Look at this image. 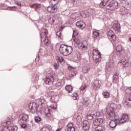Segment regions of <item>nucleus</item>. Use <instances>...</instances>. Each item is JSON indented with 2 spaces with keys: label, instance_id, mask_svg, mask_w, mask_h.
Here are the masks:
<instances>
[{
  "label": "nucleus",
  "instance_id": "f257e3e1",
  "mask_svg": "<svg viewBox=\"0 0 131 131\" xmlns=\"http://www.w3.org/2000/svg\"><path fill=\"white\" fill-rule=\"evenodd\" d=\"M59 52L63 56H69L73 52L72 46L62 44L59 48Z\"/></svg>",
  "mask_w": 131,
  "mask_h": 131
},
{
  "label": "nucleus",
  "instance_id": "f03ea898",
  "mask_svg": "<svg viewBox=\"0 0 131 131\" xmlns=\"http://www.w3.org/2000/svg\"><path fill=\"white\" fill-rule=\"evenodd\" d=\"M119 8L118 2L116 1H112L108 3L106 8L107 10H110L111 11H114V10L117 9Z\"/></svg>",
  "mask_w": 131,
  "mask_h": 131
},
{
  "label": "nucleus",
  "instance_id": "7ed1b4c3",
  "mask_svg": "<svg viewBox=\"0 0 131 131\" xmlns=\"http://www.w3.org/2000/svg\"><path fill=\"white\" fill-rule=\"evenodd\" d=\"M93 59L95 63H98L101 61V53L97 50H94L93 51Z\"/></svg>",
  "mask_w": 131,
  "mask_h": 131
},
{
  "label": "nucleus",
  "instance_id": "20e7f679",
  "mask_svg": "<svg viewBox=\"0 0 131 131\" xmlns=\"http://www.w3.org/2000/svg\"><path fill=\"white\" fill-rule=\"evenodd\" d=\"M106 117L111 120H117L118 118L115 116V113L113 111H110L106 113Z\"/></svg>",
  "mask_w": 131,
  "mask_h": 131
},
{
  "label": "nucleus",
  "instance_id": "39448f33",
  "mask_svg": "<svg viewBox=\"0 0 131 131\" xmlns=\"http://www.w3.org/2000/svg\"><path fill=\"white\" fill-rule=\"evenodd\" d=\"M89 43H88V41H84L83 42H81V43H80L79 46H78L79 49L80 50H81L82 51H88L89 49Z\"/></svg>",
  "mask_w": 131,
  "mask_h": 131
},
{
  "label": "nucleus",
  "instance_id": "423d86ee",
  "mask_svg": "<svg viewBox=\"0 0 131 131\" xmlns=\"http://www.w3.org/2000/svg\"><path fill=\"white\" fill-rule=\"evenodd\" d=\"M30 110L32 113H35V112H38V109L37 108V106H36V103H33L29 105Z\"/></svg>",
  "mask_w": 131,
  "mask_h": 131
},
{
  "label": "nucleus",
  "instance_id": "0eeeda50",
  "mask_svg": "<svg viewBox=\"0 0 131 131\" xmlns=\"http://www.w3.org/2000/svg\"><path fill=\"white\" fill-rule=\"evenodd\" d=\"M82 126L84 130H89L90 129V122L86 120L83 121Z\"/></svg>",
  "mask_w": 131,
  "mask_h": 131
},
{
  "label": "nucleus",
  "instance_id": "6e6552de",
  "mask_svg": "<svg viewBox=\"0 0 131 131\" xmlns=\"http://www.w3.org/2000/svg\"><path fill=\"white\" fill-rule=\"evenodd\" d=\"M113 29L117 33L120 32V24L118 23H114L113 26Z\"/></svg>",
  "mask_w": 131,
  "mask_h": 131
},
{
  "label": "nucleus",
  "instance_id": "1a4fd4ad",
  "mask_svg": "<svg viewBox=\"0 0 131 131\" xmlns=\"http://www.w3.org/2000/svg\"><path fill=\"white\" fill-rule=\"evenodd\" d=\"M47 11L49 13H56L58 11V8L57 6H49L47 8Z\"/></svg>",
  "mask_w": 131,
  "mask_h": 131
},
{
  "label": "nucleus",
  "instance_id": "9d476101",
  "mask_svg": "<svg viewBox=\"0 0 131 131\" xmlns=\"http://www.w3.org/2000/svg\"><path fill=\"white\" fill-rule=\"evenodd\" d=\"M18 129L17 126H13V127H8L4 128L2 131H16Z\"/></svg>",
  "mask_w": 131,
  "mask_h": 131
},
{
  "label": "nucleus",
  "instance_id": "9b49d317",
  "mask_svg": "<svg viewBox=\"0 0 131 131\" xmlns=\"http://www.w3.org/2000/svg\"><path fill=\"white\" fill-rule=\"evenodd\" d=\"M104 122V120L102 118L96 119L93 122L94 125L97 126L102 124Z\"/></svg>",
  "mask_w": 131,
  "mask_h": 131
},
{
  "label": "nucleus",
  "instance_id": "f8f14e48",
  "mask_svg": "<svg viewBox=\"0 0 131 131\" xmlns=\"http://www.w3.org/2000/svg\"><path fill=\"white\" fill-rule=\"evenodd\" d=\"M122 46L121 45L117 46L116 47V55L119 56H120L122 54Z\"/></svg>",
  "mask_w": 131,
  "mask_h": 131
},
{
  "label": "nucleus",
  "instance_id": "ddd939ff",
  "mask_svg": "<svg viewBox=\"0 0 131 131\" xmlns=\"http://www.w3.org/2000/svg\"><path fill=\"white\" fill-rule=\"evenodd\" d=\"M76 26L81 28V29H84L85 28V24L82 21H78L76 23Z\"/></svg>",
  "mask_w": 131,
  "mask_h": 131
},
{
  "label": "nucleus",
  "instance_id": "4468645a",
  "mask_svg": "<svg viewBox=\"0 0 131 131\" xmlns=\"http://www.w3.org/2000/svg\"><path fill=\"white\" fill-rule=\"evenodd\" d=\"M124 107H128L131 106V96H129L128 98L124 102Z\"/></svg>",
  "mask_w": 131,
  "mask_h": 131
},
{
  "label": "nucleus",
  "instance_id": "2eb2a0df",
  "mask_svg": "<svg viewBox=\"0 0 131 131\" xmlns=\"http://www.w3.org/2000/svg\"><path fill=\"white\" fill-rule=\"evenodd\" d=\"M20 122L29 121V118L28 117V115L27 114L23 115L20 119Z\"/></svg>",
  "mask_w": 131,
  "mask_h": 131
},
{
  "label": "nucleus",
  "instance_id": "dca6fc26",
  "mask_svg": "<svg viewBox=\"0 0 131 131\" xmlns=\"http://www.w3.org/2000/svg\"><path fill=\"white\" fill-rule=\"evenodd\" d=\"M128 118V116L127 115H124L122 116L121 120H119L120 123H124Z\"/></svg>",
  "mask_w": 131,
  "mask_h": 131
},
{
  "label": "nucleus",
  "instance_id": "f3484780",
  "mask_svg": "<svg viewBox=\"0 0 131 131\" xmlns=\"http://www.w3.org/2000/svg\"><path fill=\"white\" fill-rule=\"evenodd\" d=\"M45 82L46 84H53V82H54V79L52 78L51 79L50 78H46L45 80Z\"/></svg>",
  "mask_w": 131,
  "mask_h": 131
},
{
  "label": "nucleus",
  "instance_id": "a211bd4d",
  "mask_svg": "<svg viewBox=\"0 0 131 131\" xmlns=\"http://www.w3.org/2000/svg\"><path fill=\"white\" fill-rule=\"evenodd\" d=\"M117 120H112V121L110 123V126L111 128H114L116 127V125H117V122L116 121Z\"/></svg>",
  "mask_w": 131,
  "mask_h": 131
},
{
  "label": "nucleus",
  "instance_id": "6ab92c4d",
  "mask_svg": "<svg viewBox=\"0 0 131 131\" xmlns=\"http://www.w3.org/2000/svg\"><path fill=\"white\" fill-rule=\"evenodd\" d=\"M68 131H75V128L73 127V123H69L68 124Z\"/></svg>",
  "mask_w": 131,
  "mask_h": 131
},
{
  "label": "nucleus",
  "instance_id": "aec40b11",
  "mask_svg": "<svg viewBox=\"0 0 131 131\" xmlns=\"http://www.w3.org/2000/svg\"><path fill=\"white\" fill-rule=\"evenodd\" d=\"M48 29H45V32L42 33L40 34V37H41V40H42V38L43 37H47L48 35Z\"/></svg>",
  "mask_w": 131,
  "mask_h": 131
},
{
  "label": "nucleus",
  "instance_id": "412c9836",
  "mask_svg": "<svg viewBox=\"0 0 131 131\" xmlns=\"http://www.w3.org/2000/svg\"><path fill=\"white\" fill-rule=\"evenodd\" d=\"M43 41H44L45 45H46V46H49V45H50V42L49 37H43Z\"/></svg>",
  "mask_w": 131,
  "mask_h": 131
},
{
  "label": "nucleus",
  "instance_id": "4be33fe9",
  "mask_svg": "<svg viewBox=\"0 0 131 131\" xmlns=\"http://www.w3.org/2000/svg\"><path fill=\"white\" fill-rule=\"evenodd\" d=\"M94 116H95V114H94L93 113H88L87 114V119H88V120H92V119L94 118Z\"/></svg>",
  "mask_w": 131,
  "mask_h": 131
},
{
  "label": "nucleus",
  "instance_id": "5701e85b",
  "mask_svg": "<svg viewBox=\"0 0 131 131\" xmlns=\"http://www.w3.org/2000/svg\"><path fill=\"white\" fill-rule=\"evenodd\" d=\"M66 90L68 93L70 94L73 91V88L72 87L71 85H67L66 86Z\"/></svg>",
  "mask_w": 131,
  "mask_h": 131
},
{
  "label": "nucleus",
  "instance_id": "b1692460",
  "mask_svg": "<svg viewBox=\"0 0 131 131\" xmlns=\"http://www.w3.org/2000/svg\"><path fill=\"white\" fill-rule=\"evenodd\" d=\"M57 61L59 63H62V62H64V58L62 56H57L56 57Z\"/></svg>",
  "mask_w": 131,
  "mask_h": 131
},
{
  "label": "nucleus",
  "instance_id": "393cba45",
  "mask_svg": "<svg viewBox=\"0 0 131 131\" xmlns=\"http://www.w3.org/2000/svg\"><path fill=\"white\" fill-rule=\"evenodd\" d=\"M102 95L103 96L104 98H105V99H108V98L110 97V93L107 92H104L102 93Z\"/></svg>",
  "mask_w": 131,
  "mask_h": 131
},
{
  "label": "nucleus",
  "instance_id": "a878e982",
  "mask_svg": "<svg viewBox=\"0 0 131 131\" xmlns=\"http://www.w3.org/2000/svg\"><path fill=\"white\" fill-rule=\"evenodd\" d=\"M105 129V127L103 126H98L96 128L95 131H103Z\"/></svg>",
  "mask_w": 131,
  "mask_h": 131
},
{
  "label": "nucleus",
  "instance_id": "bb28decb",
  "mask_svg": "<svg viewBox=\"0 0 131 131\" xmlns=\"http://www.w3.org/2000/svg\"><path fill=\"white\" fill-rule=\"evenodd\" d=\"M51 111V109L47 108L45 111V114L47 117H51V113L50 112Z\"/></svg>",
  "mask_w": 131,
  "mask_h": 131
},
{
  "label": "nucleus",
  "instance_id": "cd10ccee",
  "mask_svg": "<svg viewBox=\"0 0 131 131\" xmlns=\"http://www.w3.org/2000/svg\"><path fill=\"white\" fill-rule=\"evenodd\" d=\"M55 21H56V17H51L49 19L50 24H54V23H55Z\"/></svg>",
  "mask_w": 131,
  "mask_h": 131
},
{
  "label": "nucleus",
  "instance_id": "c85d7f7f",
  "mask_svg": "<svg viewBox=\"0 0 131 131\" xmlns=\"http://www.w3.org/2000/svg\"><path fill=\"white\" fill-rule=\"evenodd\" d=\"M110 107L113 109V110H115L117 109V104L115 103H112L110 105Z\"/></svg>",
  "mask_w": 131,
  "mask_h": 131
},
{
  "label": "nucleus",
  "instance_id": "c756f323",
  "mask_svg": "<svg viewBox=\"0 0 131 131\" xmlns=\"http://www.w3.org/2000/svg\"><path fill=\"white\" fill-rule=\"evenodd\" d=\"M99 35L100 34H99V32L97 31L93 32V37H94V38H97V37H99Z\"/></svg>",
  "mask_w": 131,
  "mask_h": 131
},
{
  "label": "nucleus",
  "instance_id": "7c9ffc66",
  "mask_svg": "<svg viewBox=\"0 0 131 131\" xmlns=\"http://www.w3.org/2000/svg\"><path fill=\"white\" fill-rule=\"evenodd\" d=\"M108 2H109V0H103L100 5V6H103V7H105L107 4H108Z\"/></svg>",
  "mask_w": 131,
  "mask_h": 131
},
{
  "label": "nucleus",
  "instance_id": "2f4dec72",
  "mask_svg": "<svg viewBox=\"0 0 131 131\" xmlns=\"http://www.w3.org/2000/svg\"><path fill=\"white\" fill-rule=\"evenodd\" d=\"M86 88H88V85H86V84H83L81 87L80 88V90L85 91Z\"/></svg>",
  "mask_w": 131,
  "mask_h": 131
},
{
  "label": "nucleus",
  "instance_id": "473e14b6",
  "mask_svg": "<svg viewBox=\"0 0 131 131\" xmlns=\"http://www.w3.org/2000/svg\"><path fill=\"white\" fill-rule=\"evenodd\" d=\"M89 99L88 97H85L83 98V101H82V104H85V103H90Z\"/></svg>",
  "mask_w": 131,
  "mask_h": 131
},
{
  "label": "nucleus",
  "instance_id": "72a5a7b5",
  "mask_svg": "<svg viewBox=\"0 0 131 131\" xmlns=\"http://www.w3.org/2000/svg\"><path fill=\"white\" fill-rule=\"evenodd\" d=\"M74 41L76 43H77V45H78V46H79V45L81 43V42H80V39H79V38H75L74 39Z\"/></svg>",
  "mask_w": 131,
  "mask_h": 131
},
{
  "label": "nucleus",
  "instance_id": "f704fd0d",
  "mask_svg": "<svg viewBox=\"0 0 131 131\" xmlns=\"http://www.w3.org/2000/svg\"><path fill=\"white\" fill-rule=\"evenodd\" d=\"M41 120V118L39 116H37L35 117V121L37 122V123H38Z\"/></svg>",
  "mask_w": 131,
  "mask_h": 131
},
{
  "label": "nucleus",
  "instance_id": "c9c22d12",
  "mask_svg": "<svg viewBox=\"0 0 131 131\" xmlns=\"http://www.w3.org/2000/svg\"><path fill=\"white\" fill-rule=\"evenodd\" d=\"M58 0H51V3L53 6H56L58 4Z\"/></svg>",
  "mask_w": 131,
  "mask_h": 131
},
{
  "label": "nucleus",
  "instance_id": "e433bc0d",
  "mask_svg": "<svg viewBox=\"0 0 131 131\" xmlns=\"http://www.w3.org/2000/svg\"><path fill=\"white\" fill-rule=\"evenodd\" d=\"M94 84L96 85V86H100L101 85V83H100V81L96 80L94 82Z\"/></svg>",
  "mask_w": 131,
  "mask_h": 131
},
{
  "label": "nucleus",
  "instance_id": "4c0bfd02",
  "mask_svg": "<svg viewBox=\"0 0 131 131\" xmlns=\"http://www.w3.org/2000/svg\"><path fill=\"white\" fill-rule=\"evenodd\" d=\"M113 80H117L118 79V74H115L113 78Z\"/></svg>",
  "mask_w": 131,
  "mask_h": 131
},
{
  "label": "nucleus",
  "instance_id": "58836bf2",
  "mask_svg": "<svg viewBox=\"0 0 131 131\" xmlns=\"http://www.w3.org/2000/svg\"><path fill=\"white\" fill-rule=\"evenodd\" d=\"M39 131H51V130H50V128H49L48 127H44Z\"/></svg>",
  "mask_w": 131,
  "mask_h": 131
},
{
  "label": "nucleus",
  "instance_id": "ea45409f",
  "mask_svg": "<svg viewBox=\"0 0 131 131\" xmlns=\"http://www.w3.org/2000/svg\"><path fill=\"white\" fill-rule=\"evenodd\" d=\"M113 31H110L109 32H108V33H107V36L108 37H111L112 35L113 34Z\"/></svg>",
  "mask_w": 131,
  "mask_h": 131
},
{
  "label": "nucleus",
  "instance_id": "a19ab883",
  "mask_svg": "<svg viewBox=\"0 0 131 131\" xmlns=\"http://www.w3.org/2000/svg\"><path fill=\"white\" fill-rule=\"evenodd\" d=\"M54 67L55 69H59V62H55L54 63Z\"/></svg>",
  "mask_w": 131,
  "mask_h": 131
},
{
  "label": "nucleus",
  "instance_id": "79ce46f5",
  "mask_svg": "<svg viewBox=\"0 0 131 131\" xmlns=\"http://www.w3.org/2000/svg\"><path fill=\"white\" fill-rule=\"evenodd\" d=\"M83 107H90L91 103L90 102L85 103V104H82Z\"/></svg>",
  "mask_w": 131,
  "mask_h": 131
},
{
  "label": "nucleus",
  "instance_id": "37998d69",
  "mask_svg": "<svg viewBox=\"0 0 131 131\" xmlns=\"http://www.w3.org/2000/svg\"><path fill=\"white\" fill-rule=\"evenodd\" d=\"M57 36H58V37H61L62 36V33H61V31H58L56 33Z\"/></svg>",
  "mask_w": 131,
  "mask_h": 131
},
{
  "label": "nucleus",
  "instance_id": "c03bdc74",
  "mask_svg": "<svg viewBox=\"0 0 131 131\" xmlns=\"http://www.w3.org/2000/svg\"><path fill=\"white\" fill-rule=\"evenodd\" d=\"M90 14H91V15H95V13H96V12L93 9H90Z\"/></svg>",
  "mask_w": 131,
  "mask_h": 131
},
{
  "label": "nucleus",
  "instance_id": "a18cd8bd",
  "mask_svg": "<svg viewBox=\"0 0 131 131\" xmlns=\"http://www.w3.org/2000/svg\"><path fill=\"white\" fill-rule=\"evenodd\" d=\"M7 122H11L12 123V117H8L7 118Z\"/></svg>",
  "mask_w": 131,
  "mask_h": 131
},
{
  "label": "nucleus",
  "instance_id": "49530a36",
  "mask_svg": "<svg viewBox=\"0 0 131 131\" xmlns=\"http://www.w3.org/2000/svg\"><path fill=\"white\" fill-rule=\"evenodd\" d=\"M126 62H127L126 60H125V59H122L121 61L118 63V65H120L121 64H122L123 65V63H125Z\"/></svg>",
  "mask_w": 131,
  "mask_h": 131
},
{
  "label": "nucleus",
  "instance_id": "de8ad7c7",
  "mask_svg": "<svg viewBox=\"0 0 131 131\" xmlns=\"http://www.w3.org/2000/svg\"><path fill=\"white\" fill-rule=\"evenodd\" d=\"M123 65L125 66V67H128V66H129V63L126 61L125 62L123 63Z\"/></svg>",
  "mask_w": 131,
  "mask_h": 131
},
{
  "label": "nucleus",
  "instance_id": "09e8293b",
  "mask_svg": "<svg viewBox=\"0 0 131 131\" xmlns=\"http://www.w3.org/2000/svg\"><path fill=\"white\" fill-rule=\"evenodd\" d=\"M111 37L112 38L113 40H115V39H116V36L114 35V33H113V35H112Z\"/></svg>",
  "mask_w": 131,
  "mask_h": 131
},
{
  "label": "nucleus",
  "instance_id": "8fccbe9b",
  "mask_svg": "<svg viewBox=\"0 0 131 131\" xmlns=\"http://www.w3.org/2000/svg\"><path fill=\"white\" fill-rule=\"evenodd\" d=\"M75 75H76V73H75V72H73L70 75V77H73V76H75Z\"/></svg>",
  "mask_w": 131,
  "mask_h": 131
},
{
  "label": "nucleus",
  "instance_id": "3c124183",
  "mask_svg": "<svg viewBox=\"0 0 131 131\" xmlns=\"http://www.w3.org/2000/svg\"><path fill=\"white\" fill-rule=\"evenodd\" d=\"M82 70L85 71V73H86L88 71H89V69H88L87 67H84V68H83Z\"/></svg>",
  "mask_w": 131,
  "mask_h": 131
},
{
  "label": "nucleus",
  "instance_id": "603ef678",
  "mask_svg": "<svg viewBox=\"0 0 131 131\" xmlns=\"http://www.w3.org/2000/svg\"><path fill=\"white\" fill-rule=\"evenodd\" d=\"M21 127H22V128H27V125L26 124H23L21 125Z\"/></svg>",
  "mask_w": 131,
  "mask_h": 131
},
{
  "label": "nucleus",
  "instance_id": "864d4df0",
  "mask_svg": "<svg viewBox=\"0 0 131 131\" xmlns=\"http://www.w3.org/2000/svg\"><path fill=\"white\" fill-rule=\"evenodd\" d=\"M34 5H35V8H40V4H35Z\"/></svg>",
  "mask_w": 131,
  "mask_h": 131
},
{
  "label": "nucleus",
  "instance_id": "5fc2aeb1",
  "mask_svg": "<svg viewBox=\"0 0 131 131\" xmlns=\"http://www.w3.org/2000/svg\"><path fill=\"white\" fill-rule=\"evenodd\" d=\"M56 86H58V88H60L61 86V83H58L56 84Z\"/></svg>",
  "mask_w": 131,
  "mask_h": 131
},
{
  "label": "nucleus",
  "instance_id": "6e6d98bb",
  "mask_svg": "<svg viewBox=\"0 0 131 131\" xmlns=\"http://www.w3.org/2000/svg\"><path fill=\"white\" fill-rule=\"evenodd\" d=\"M113 100L114 101V102H116L117 101L116 98H115V97L114 96H113Z\"/></svg>",
  "mask_w": 131,
  "mask_h": 131
},
{
  "label": "nucleus",
  "instance_id": "4d7b16f0",
  "mask_svg": "<svg viewBox=\"0 0 131 131\" xmlns=\"http://www.w3.org/2000/svg\"><path fill=\"white\" fill-rule=\"evenodd\" d=\"M31 8H32V9H33V8H34V9H35V4H33V5H31Z\"/></svg>",
  "mask_w": 131,
  "mask_h": 131
},
{
  "label": "nucleus",
  "instance_id": "13d9d810",
  "mask_svg": "<svg viewBox=\"0 0 131 131\" xmlns=\"http://www.w3.org/2000/svg\"><path fill=\"white\" fill-rule=\"evenodd\" d=\"M16 4L18 6H21V3H20L17 2V3H16Z\"/></svg>",
  "mask_w": 131,
  "mask_h": 131
},
{
  "label": "nucleus",
  "instance_id": "bf43d9fd",
  "mask_svg": "<svg viewBox=\"0 0 131 131\" xmlns=\"http://www.w3.org/2000/svg\"><path fill=\"white\" fill-rule=\"evenodd\" d=\"M128 41L131 42V37L128 38Z\"/></svg>",
  "mask_w": 131,
  "mask_h": 131
},
{
  "label": "nucleus",
  "instance_id": "052dcab7",
  "mask_svg": "<svg viewBox=\"0 0 131 131\" xmlns=\"http://www.w3.org/2000/svg\"><path fill=\"white\" fill-rule=\"evenodd\" d=\"M56 131H61V129H57Z\"/></svg>",
  "mask_w": 131,
  "mask_h": 131
},
{
  "label": "nucleus",
  "instance_id": "680f3d73",
  "mask_svg": "<svg viewBox=\"0 0 131 131\" xmlns=\"http://www.w3.org/2000/svg\"><path fill=\"white\" fill-rule=\"evenodd\" d=\"M74 33H75V32H73V37H74V36H75L74 35Z\"/></svg>",
  "mask_w": 131,
  "mask_h": 131
},
{
  "label": "nucleus",
  "instance_id": "e2e57ef3",
  "mask_svg": "<svg viewBox=\"0 0 131 131\" xmlns=\"http://www.w3.org/2000/svg\"><path fill=\"white\" fill-rule=\"evenodd\" d=\"M39 1H40V2H45V1L46 0H39Z\"/></svg>",
  "mask_w": 131,
  "mask_h": 131
},
{
  "label": "nucleus",
  "instance_id": "0e129e2a",
  "mask_svg": "<svg viewBox=\"0 0 131 131\" xmlns=\"http://www.w3.org/2000/svg\"><path fill=\"white\" fill-rule=\"evenodd\" d=\"M129 96H131V91H130V92L129 93Z\"/></svg>",
  "mask_w": 131,
  "mask_h": 131
},
{
  "label": "nucleus",
  "instance_id": "69168bd1",
  "mask_svg": "<svg viewBox=\"0 0 131 131\" xmlns=\"http://www.w3.org/2000/svg\"><path fill=\"white\" fill-rule=\"evenodd\" d=\"M74 2H76L77 0H73Z\"/></svg>",
  "mask_w": 131,
  "mask_h": 131
}]
</instances>
